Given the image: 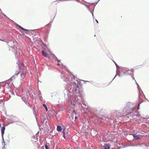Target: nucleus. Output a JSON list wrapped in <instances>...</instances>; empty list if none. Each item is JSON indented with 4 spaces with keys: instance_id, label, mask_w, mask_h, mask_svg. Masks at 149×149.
Masks as SVG:
<instances>
[{
    "instance_id": "nucleus-29",
    "label": "nucleus",
    "mask_w": 149,
    "mask_h": 149,
    "mask_svg": "<svg viewBox=\"0 0 149 149\" xmlns=\"http://www.w3.org/2000/svg\"><path fill=\"white\" fill-rule=\"evenodd\" d=\"M139 105H140V103L139 104H138V109H139Z\"/></svg>"
},
{
    "instance_id": "nucleus-4",
    "label": "nucleus",
    "mask_w": 149,
    "mask_h": 149,
    "mask_svg": "<svg viewBox=\"0 0 149 149\" xmlns=\"http://www.w3.org/2000/svg\"><path fill=\"white\" fill-rule=\"evenodd\" d=\"M80 101V102H79V105H80L83 108H85V107L86 106L87 104L86 102L83 100H81V101Z\"/></svg>"
},
{
    "instance_id": "nucleus-8",
    "label": "nucleus",
    "mask_w": 149,
    "mask_h": 149,
    "mask_svg": "<svg viewBox=\"0 0 149 149\" xmlns=\"http://www.w3.org/2000/svg\"><path fill=\"white\" fill-rule=\"evenodd\" d=\"M133 137L136 139H140L139 136L135 134H133L132 135Z\"/></svg>"
},
{
    "instance_id": "nucleus-23",
    "label": "nucleus",
    "mask_w": 149,
    "mask_h": 149,
    "mask_svg": "<svg viewBox=\"0 0 149 149\" xmlns=\"http://www.w3.org/2000/svg\"><path fill=\"white\" fill-rule=\"evenodd\" d=\"M115 63L116 67H118V66L117 65V64H116V63L115 62Z\"/></svg>"
},
{
    "instance_id": "nucleus-30",
    "label": "nucleus",
    "mask_w": 149,
    "mask_h": 149,
    "mask_svg": "<svg viewBox=\"0 0 149 149\" xmlns=\"http://www.w3.org/2000/svg\"><path fill=\"white\" fill-rule=\"evenodd\" d=\"M10 42H11V43H12V42H13V41H10Z\"/></svg>"
},
{
    "instance_id": "nucleus-13",
    "label": "nucleus",
    "mask_w": 149,
    "mask_h": 149,
    "mask_svg": "<svg viewBox=\"0 0 149 149\" xmlns=\"http://www.w3.org/2000/svg\"><path fill=\"white\" fill-rule=\"evenodd\" d=\"M42 105H43V106L44 107L46 111H47L48 109H47V106L45 104H43Z\"/></svg>"
},
{
    "instance_id": "nucleus-18",
    "label": "nucleus",
    "mask_w": 149,
    "mask_h": 149,
    "mask_svg": "<svg viewBox=\"0 0 149 149\" xmlns=\"http://www.w3.org/2000/svg\"><path fill=\"white\" fill-rule=\"evenodd\" d=\"M45 149H49L48 146L46 145H45Z\"/></svg>"
},
{
    "instance_id": "nucleus-32",
    "label": "nucleus",
    "mask_w": 149,
    "mask_h": 149,
    "mask_svg": "<svg viewBox=\"0 0 149 149\" xmlns=\"http://www.w3.org/2000/svg\"><path fill=\"white\" fill-rule=\"evenodd\" d=\"M75 119H77V117H76V116H75Z\"/></svg>"
},
{
    "instance_id": "nucleus-2",
    "label": "nucleus",
    "mask_w": 149,
    "mask_h": 149,
    "mask_svg": "<svg viewBox=\"0 0 149 149\" xmlns=\"http://www.w3.org/2000/svg\"><path fill=\"white\" fill-rule=\"evenodd\" d=\"M133 70L130 69L129 70L128 69H126L125 70H123V72L125 74L128 75L131 74L133 72Z\"/></svg>"
},
{
    "instance_id": "nucleus-26",
    "label": "nucleus",
    "mask_w": 149,
    "mask_h": 149,
    "mask_svg": "<svg viewBox=\"0 0 149 149\" xmlns=\"http://www.w3.org/2000/svg\"><path fill=\"white\" fill-rule=\"evenodd\" d=\"M52 56L53 57H54V56H55L54 55V54H53L52 55Z\"/></svg>"
},
{
    "instance_id": "nucleus-9",
    "label": "nucleus",
    "mask_w": 149,
    "mask_h": 149,
    "mask_svg": "<svg viewBox=\"0 0 149 149\" xmlns=\"http://www.w3.org/2000/svg\"><path fill=\"white\" fill-rule=\"evenodd\" d=\"M42 55L44 56L45 57H47V56L48 54L47 53L44 52L43 50H42Z\"/></svg>"
},
{
    "instance_id": "nucleus-25",
    "label": "nucleus",
    "mask_w": 149,
    "mask_h": 149,
    "mask_svg": "<svg viewBox=\"0 0 149 149\" xmlns=\"http://www.w3.org/2000/svg\"><path fill=\"white\" fill-rule=\"evenodd\" d=\"M56 59L58 61V62H59V61L58 60V59L57 58H56Z\"/></svg>"
},
{
    "instance_id": "nucleus-24",
    "label": "nucleus",
    "mask_w": 149,
    "mask_h": 149,
    "mask_svg": "<svg viewBox=\"0 0 149 149\" xmlns=\"http://www.w3.org/2000/svg\"><path fill=\"white\" fill-rule=\"evenodd\" d=\"M73 113H75H75H76L75 112V111H74V110H73Z\"/></svg>"
},
{
    "instance_id": "nucleus-36",
    "label": "nucleus",
    "mask_w": 149,
    "mask_h": 149,
    "mask_svg": "<svg viewBox=\"0 0 149 149\" xmlns=\"http://www.w3.org/2000/svg\"><path fill=\"white\" fill-rule=\"evenodd\" d=\"M63 136L65 137H64V135H63Z\"/></svg>"
},
{
    "instance_id": "nucleus-34",
    "label": "nucleus",
    "mask_w": 149,
    "mask_h": 149,
    "mask_svg": "<svg viewBox=\"0 0 149 149\" xmlns=\"http://www.w3.org/2000/svg\"><path fill=\"white\" fill-rule=\"evenodd\" d=\"M62 67H65H65L64 66H63H63H62Z\"/></svg>"
},
{
    "instance_id": "nucleus-31",
    "label": "nucleus",
    "mask_w": 149,
    "mask_h": 149,
    "mask_svg": "<svg viewBox=\"0 0 149 149\" xmlns=\"http://www.w3.org/2000/svg\"><path fill=\"white\" fill-rule=\"evenodd\" d=\"M76 149H81L80 148H78Z\"/></svg>"
},
{
    "instance_id": "nucleus-27",
    "label": "nucleus",
    "mask_w": 149,
    "mask_h": 149,
    "mask_svg": "<svg viewBox=\"0 0 149 149\" xmlns=\"http://www.w3.org/2000/svg\"><path fill=\"white\" fill-rule=\"evenodd\" d=\"M136 83L137 84V85H138V89H139V86H138V84L137 83H136Z\"/></svg>"
},
{
    "instance_id": "nucleus-17",
    "label": "nucleus",
    "mask_w": 149,
    "mask_h": 149,
    "mask_svg": "<svg viewBox=\"0 0 149 149\" xmlns=\"http://www.w3.org/2000/svg\"><path fill=\"white\" fill-rule=\"evenodd\" d=\"M2 138H3V141L2 142V144H3V143H4V145H5V142H4V140L3 139V138L2 137Z\"/></svg>"
},
{
    "instance_id": "nucleus-3",
    "label": "nucleus",
    "mask_w": 149,
    "mask_h": 149,
    "mask_svg": "<svg viewBox=\"0 0 149 149\" xmlns=\"http://www.w3.org/2000/svg\"><path fill=\"white\" fill-rule=\"evenodd\" d=\"M29 94L27 93L26 94H24L22 95V99L25 103H26V100H28L29 98Z\"/></svg>"
},
{
    "instance_id": "nucleus-16",
    "label": "nucleus",
    "mask_w": 149,
    "mask_h": 149,
    "mask_svg": "<svg viewBox=\"0 0 149 149\" xmlns=\"http://www.w3.org/2000/svg\"><path fill=\"white\" fill-rule=\"evenodd\" d=\"M135 146V145H133V144L131 143V144H130L128 146Z\"/></svg>"
},
{
    "instance_id": "nucleus-28",
    "label": "nucleus",
    "mask_w": 149,
    "mask_h": 149,
    "mask_svg": "<svg viewBox=\"0 0 149 149\" xmlns=\"http://www.w3.org/2000/svg\"><path fill=\"white\" fill-rule=\"evenodd\" d=\"M96 20V21L97 23H98V21H97L96 19V20Z\"/></svg>"
},
{
    "instance_id": "nucleus-12",
    "label": "nucleus",
    "mask_w": 149,
    "mask_h": 149,
    "mask_svg": "<svg viewBox=\"0 0 149 149\" xmlns=\"http://www.w3.org/2000/svg\"><path fill=\"white\" fill-rule=\"evenodd\" d=\"M15 78V75H13L11 77V78L10 79H8L7 81H11L13 79H14Z\"/></svg>"
},
{
    "instance_id": "nucleus-38",
    "label": "nucleus",
    "mask_w": 149,
    "mask_h": 149,
    "mask_svg": "<svg viewBox=\"0 0 149 149\" xmlns=\"http://www.w3.org/2000/svg\"><path fill=\"white\" fill-rule=\"evenodd\" d=\"M22 63H21V65H22Z\"/></svg>"
},
{
    "instance_id": "nucleus-35",
    "label": "nucleus",
    "mask_w": 149,
    "mask_h": 149,
    "mask_svg": "<svg viewBox=\"0 0 149 149\" xmlns=\"http://www.w3.org/2000/svg\"><path fill=\"white\" fill-rule=\"evenodd\" d=\"M19 73H18V74H16V75H17Z\"/></svg>"
},
{
    "instance_id": "nucleus-5",
    "label": "nucleus",
    "mask_w": 149,
    "mask_h": 149,
    "mask_svg": "<svg viewBox=\"0 0 149 149\" xmlns=\"http://www.w3.org/2000/svg\"><path fill=\"white\" fill-rule=\"evenodd\" d=\"M26 79L25 73L24 72H22L20 74V80L21 81H24Z\"/></svg>"
},
{
    "instance_id": "nucleus-6",
    "label": "nucleus",
    "mask_w": 149,
    "mask_h": 149,
    "mask_svg": "<svg viewBox=\"0 0 149 149\" xmlns=\"http://www.w3.org/2000/svg\"><path fill=\"white\" fill-rule=\"evenodd\" d=\"M83 128L86 132H87L88 130L89 129V127L88 125H86L85 123H84L83 125Z\"/></svg>"
},
{
    "instance_id": "nucleus-19",
    "label": "nucleus",
    "mask_w": 149,
    "mask_h": 149,
    "mask_svg": "<svg viewBox=\"0 0 149 149\" xmlns=\"http://www.w3.org/2000/svg\"><path fill=\"white\" fill-rule=\"evenodd\" d=\"M57 64H58V65H63L62 64V63H58Z\"/></svg>"
},
{
    "instance_id": "nucleus-33",
    "label": "nucleus",
    "mask_w": 149,
    "mask_h": 149,
    "mask_svg": "<svg viewBox=\"0 0 149 149\" xmlns=\"http://www.w3.org/2000/svg\"><path fill=\"white\" fill-rule=\"evenodd\" d=\"M116 75H115V77H114V78L113 79H114L115 78V77H116Z\"/></svg>"
},
{
    "instance_id": "nucleus-10",
    "label": "nucleus",
    "mask_w": 149,
    "mask_h": 149,
    "mask_svg": "<svg viewBox=\"0 0 149 149\" xmlns=\"http://www.w3.org/2000/svg\"><path fill=\"white\" fill-rule=\"evenodd\" d=\"M110 146L107 144H106L104 146V148L105 149H109Z\"/></svg>"
},
{
    "instance_id": "nucleus-37",
    "label": "nucleus",
    "mask_w": 149,
    "mask_h": 149,
    "mask_svg": "<svg viewBox=\"0 0 149 149\" xmlns=\"http://www.w3.org/2000/svg\"><path fill=\"white\" fill-rule=\"evenodd\" d=\"M3 145V146H4V143H3V144H2Z\"/></svg>"
},
{
    "instance_id": "nucleus-1",
    "label": "nucleus",
    "mask_w": 149,
    "mask_h": 149,
    "mask_svg": "<svg viewBox=\"0 0 149 149\" xmlns=\"http://www.w3.org/2000/svg\"><path fill=\"white\" fill-rule=\"evenodd\" d=\"M70 78L71 79L70 81L67 78L65 80V79L64 80L67 82L68 84L70 83H72L70 86V88L69 90L67 91V95L68 96V99L70 104L72 106H74L76 104V103L78 100H79L82 99L81 97V93L79 91V85L80 84V82L79 80L77 78L75 77L72 74H71Z\"/></svg>"
},
{
    "instance_id": "nucleus-20",
    "label": "nucleus",
    "mask_w": 149,
    "mask_h": 149,
    "mask_svg": "<svg viewBox=\"0 0 149 149\" xmlns=\"http://www.w3.org/2000/svg\"><path fill=\"white\" fill-rule=\"evenodd\" d=\"M2 149H5V145H4V146L3 147Z\"/></svg>"
},
{
    "instance_id": "nucleus-11",
    "label": "nucleus",
    "mask_w": 149,
    "mask_h": 149,
    "mask_svg": "<svg viewBox=\"0 0 149 149\" xmlns=\"http://www.w3.org/2000/svg\"><path fill=\"white\" fill-rule=\"evenodd\" d=\"M57 130L58 132L61 131V127L60 126H58L57 127Z\"/></svg>"
},
{
    "instance_id": "nucleus-7",
    "label": "nucleus",
    "mask_w": 149,
    "mask_h": 149,
    "mask_svg": "<svg viewBox=\"0 0 149 149\" xmlns=\"http://www.w3.org/2000/svg\"><path fill=\"white\" fill-rule=\"evenodd\" d=\"M5 129V127L4 126L1 129V135L2 137L3 138V136L4 134V131Z\"/></svg>"
},
{
    "instance_id": "nucleus-22",
    "label": "nucleus",
    "mask_w": 149,
    "mask_h": 149,
    "mask_svg": "<svg viewBox=\"0 0 149 149\" xmlns=\"http://www.w3.org/2000/svg\"><path fill=\"white\" fill-rule=\"evenodd\" d=\"M118 76H119V77H121V76H122V75L120 73V74H118Z\"/></svg>"
},
{
    "instance_id": "nucleus-21",
    "label": "nucleus",
    "mask_w": 149,
    "mask_h": 149,
    "mask_svg": "<svg viewBox=\"0 0 149 149\" xmlns=\"http://www.w3.org/2000/svg\"><path fill=\"white\" fill-rule=\"evenodd\" d=\"M91 13L92 14L93 16V12L92 11H91Z\"/></svg>"
},
{
    "instance_id": "nucleus-14",
    "label": "nucleus",
    "mask_w": 149,
    "mask_h": 149,
    "mask_svg": "<svg viewBox=\"0 0 149 149\" xmlns=\"http://www.w3.org/2000/svg\"><path fill=\"white\" fill-rule=\"evenodd\" d=\"M19 27H20L21 29H22V30H24L25 31H27V30L24 29V28L22 27L21 26H20L18 25Z\"/></svg>"
},
{
    "instance_id": "nucleus-15",
    "label": "nucleus",
    "mask_w": 149,
    "mask_h": 149,
    "mask_svg": "<svg viewBox=\"0 0 149 149\" xmlns=\"http://www.w3.org/2000/svg\"><path fill=\"white\" fill-rule=\"evenodd\" d=\"M39 97L40 100L42 101V96L41 95H39Z\"/></svg>"
}]
</instances>
